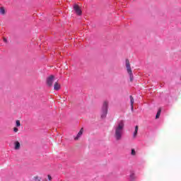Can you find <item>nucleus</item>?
<instances>
[{
	"mask_svg": "<svg viewBox=\"0 0 181 181\" xmlns=\"http://www.w3.org/2000/svg\"><path fill=\"white\" fill-rule=\"evenodd\" d=\"M124 128H125V122H124V120L119 121L115 127L114 136L116 141H121V139H122Z\"/></svg>",
	"mask_w": 181,
	"mask_h": 181,
	"instance_id": "obj_1",
	"label": "nucleus"
},
{
	"mask_svg": "<svg viewBox=\"0 0 181 181\" xmlns=\"http://www.w3.org/2000/svg\"><path fill=\"white\" fill-rule=\"evenodd\" d=\"M125 63L127 73L130 77V81H134V74H132V69H131V64L129 63V59H126Z\"/></svg>",
	"mask_w": 181,
	"mask_h": 181,
	"instance_id": "obj_2",
	"label": "nucleus"
},
{
	"mask_svg": "<svg viewBox=\"0 0 181 181\" xmlns=\"http://www.w3.org/2000/svg\"><path fill=\"white\" fill-rule=\"evenodd\" d=\"M54 81V76L50 75L47 78V85L48 87H53V83Z\"/></svg>",
	"mask_w": 181,
	"mask_h": 181,
	"instance_id": "obj_3",
	"label": "nucleus"
},
{
	"mask_svg": "<svg viewBox=\"0 0 181 181\" xmlns=\"http://www.w3.org/2000/svg\"><path fill=\"white\" fill-rule=\"evenodd\" d=\"M108 105H110V102L108 100H105L102 105V111H108Z\"/></svg>",
	"mask_w": 181,
	"mask_h": 181,
	"instance_id": "obj_4",
	"label": "nucleus"
},
{
	"mask_svg": "<svg viewBox=\"0 0 181 181\" xmlns=\"http://www.w3.org/2000/svg\"><path fill=\"white\" fill-rule=\"evenodd\" d=\"M74 9L77 15H78L79 16L81 15L82 13L81 8H80V6H78V5L75 4L74 6Z\"/></svg>",
	"mask_w": 181,
	"mask_h": 181,
	"instance_id": "obj_5",
	"label": "nucleus"
},
{
	"mask_svg": "<svg viewBox=\"0 0 181 181\" xmlns=\"http://www.w3.org/2000/svg\"><path fill=\"white\" fill-rule=\"evenodd\" d=\"M83 132H84V128H81L78 132L77 136L74 138L75 141H78L81 135H83Z\"/></svg>",
	"mask_w": 181,
	"mask_h": 181,
	"instance_id": "obj_6",
	"label": "nucleus"
},
{
	"mask_svg": "<svg viewBox=\"0 0 181 181\" xmlns=\"http://www.w3.org/2000/svg\"><path fill=\"white\" fill-rule=\"evenodd\" d=\"M14 149L16 151H19V149H21V143H19V141H15Z\"/></svg>",
	"mask_w": 181,
	"mask_h": 181,
	"instance_id": "obj_7",
	"label": "nucleus"
},
{
	"mask_svg": "<svg viewBox=\"0 0 181 181\" xmlns=\"http://www.w3.org/2000/svg\"><path fill=\"white\" fill-rule=\"evenodd\" d=\"M129 98H130L132 111H134V97H132V95H130Z\"/></svg>",
	"mask_w": 181,
	"mask_h": 181,
	"instance_id": "obj_8",
	"label": "nucleus"
},
{
	"mask_svg": "<svg viewBox=\"0 0 181 181\" xmlns=\"http://www.w3.org/2000/svg\"><path fill=\"white\" fill-rule=\"evenodd\" d=\"M107 114H108V111L101 110V118H105Z\"/></svg>",
	"mask_w": 181,
	"mask_h": 181,
	"instance_id": "obj_9",
	"label": "nucleus"
},
{
	"mask_svg": "<svg viewBox=\"0 0 181 181\" xmlns=\"http://www.w3.org/2000/svg\"><path fill=\"white\" fill-rule=\"evenodd\" d=\"M60 88V84L59 83L55 82L54 84V90H56V91H59V89Z\"/></svg>",
	"mask_w": 181,
	"mask_h": 181,
	"instance_id": "obj_10",
	"label": "nucleus"
},
{
	"mask_svg": "<svg viewBox=\"0 0 181 181\" xmlns=\"http://www.w3.org/2000/svg\"><path fill=\"white\" fill-rule=\"evenodd\" d=\"M138 129H139V127L136 126L134 134H133V138H136V135H138Z\"/></svg>",
	"mask_w": 181,
	"mask_h": 181,
	"instance_id": "obj_11",
	"label": "nucleus"
},
{
	"mask_svg": "<svg viewBox=\"0 0 181 181\" xmlns=\"http://www.w3.org/2000/svg\"><path fill=\"white\" fill-rule=\"evenodd\" d=\"M160 112H162V109H158V111L156 115V119H158V118H159V117H160Z\"/></svg>",
	"mask_w": 181,
	"mask_h": 181,
	"instance_id": "obj_12",
	"label": "nucleus"
},
{
	"mask_svg": "<svg viewBox=\"0 0 181 181\" xmlns=\"http://www.w3.org/2000/svg\"><path fill=\"white\" fill-rule=\"evenodd\" d=\"M0 13L1 15H5V8L4 7H0Z\"/></svg>",
	"mask_w": 181,
	"mask_h": 181,
	"instance_id": "obj_13",
	"label": "nucleus"
},
{
	"mask_svg": "<svg viewBox=\"0 0 181 181\" xmlns=\"http://www.w3.org/2000/svg\"><path fill=\"white\" fill-rule=\"evenodd\" d=\"M33 180H34L35 181H41V180H42V178L40 177L39 176H35V177H33Z\"/></svg>",
	"mask_w": 181,
	"mask_h": 181,
	"instance_id": "obj_14",
	"label": "nucleus"
},
{
	"mask_svg": "<svg viewBox=\"0 0 181 181\" xmlns=\"http://www.w3.org/2000/svg\"><path fill=\"white\" fill-rule=\"evenodd\" d=\"M16 127H21V121L20 120H16Z\"/></svg>",
	"mask_w": 181,
	"mask_h": 181,
	"instance_id": "obj_15",
	"label": "nucleus"
},
{
	"mask_svg": "<svg viewBox=\"0 0 181 181\" xmlns=\"http://www.w3.org/2000/svg\"><path fill=\"white\" fill-rule=\"evenodd\" d=\"M132 155H133V156H135V155H136V153L135 152V149H132Z\"/></svg>",
	"mask_w": 181,
	"mask_h": 181,
	"instance_id": "obj_16",
	"label": "nucleus"
},
{
	"mask_svg": "<svg viewBox=\"0 0 181 181\" xmlns=\"http://www.w3.org/2000/svg\"><path fill=\"white\" fill-rule=\"evenodd\" d=\"M18 131H19V129H18V127L13 128V132H18Z\"/></svg>",
	"mask_w": 181,
	"mask_h": 181,
	"instance_id": "obj_17",
	"label": "nucleus"
},
{
	"mask_svg": "<svg viewBox=\"0 0 181 181\" xmlns=\"http://www.w3.org/2000/svg\"><path fill=\"white\" fill-rule=\"evenodd\" d=\"M47 177H48V180H52V176L50 175H47Z\"/></svg>",
	"mask_w": 181,
	"mask_h": 181,
	"instance_id": "obj_18",
	"label": "nucleus"
},
{
	"mask_svg": "<svg viewBox=\"0 0 181 181\" xmlns=\"http://www.w3.org/2000/svg\"><path fill=\"white\" fill-rule=\"evenodd\" d=\"M3 41H4L5 43H6V42H8V40H6V38L4 37V38H3Z\"/></svg>",
	"mask_w": 181,
	"mask_h": 181,
	"instance_id": "obj_19",
	"label": "nucleus"
}]
</instances>
